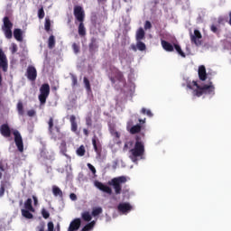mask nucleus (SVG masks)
<instances>
[{"instance_id": "obj_1", "label": "nucleus", "mask_w": 231, "mask_h": 231, "mask_svg": "<svg viewBox=\"0 0 231 231\" xmlns=\"http://www.w3.org/2000/svg\"><path fill=\"white\" fill-rule=\"evenodd\" d=\"M187 88L189 89L193 90V95L195 97H201L202 95H214L215 94V88L213 87L212 83L210 85H204L199 86L198 81H188Z\"/></svg>"}, {"instance_id": "obj_2", "label": "nucleus", "mask_w": 231, "mask_h": 231, "mask_svg": "<svg viewBox=\"0 0 231 231\" xmlns=\"http://www.w3.org/2000/svg\"><path fill=\"white\" fill-rule=\"evenodd\" d=\"M130 158L134 161L136 160V158H140L145 154V145L143 144V142H142V138H140L138 135L135 137V143L130 150Z\"/></svg>"}, {"instance_id": "obj_3", "label": "nucleus", "mask_w": 231, "mask_h": 231, "mask_svg": "<svg viewBox=\"0 0 231 231\" xmlns=\"http://www.w3.org/2000/svg\"><path fill=\"white\" fill-rule=\"evenodd\" d=\"M108 72V78L112 84H116V80L118 82H122L123 84H125V78L124 77V73L120 71L116 67L111 66L109 68Z\"/></svg>"}, {"instance_id": "obj_4", "label": "nucleus", "mask_w": 231, "mask_h": 231, "mask_svg": "<svg viewBox=\"0 0 231 231\" xmlns=\"http://www.w3.org/2000/svg\"><path fill=\"white\" fill-rule=\"evenodd\" d=\"M48 132L53 140H60V126L55 125V119L50 117L48 121Z\"/></svg>"}, {"instance_id": "obj_5", "label": "nucleus", "mask_w": 231, "mask_h": 231, "mask_svg": "<svg viewBox=\"0 0 231 231\" xmlns=\"http://www.w3.org/2000/svg\"><path fill=\"white\" fill-rule=\"evenodd\" d=\"M12 28H14V23L10 21L8 16H5L3 18V25H2V32H4L5 39H12L13 32Z\"/></svg>"}, {"instance_id": "obj_6", "label": "nucleus", "mask_w": 231, "mask_h": 231, "mask_svg": "<svg viewBox=\"0 0 231 231\" xmlns=\"http://www.w3.org/2000/svg\"><path fill=\"white\" fill-rule=\"evenodd\" d=\"M122 183H127L125 176L116 177L108 182L109 185L114 187L116 194H122Z\"/></svg>"}, {"instance_id": "obj_7", "label": "nucleus", "mask_w": 231, "mask_h": 231, "mask_svg": "<svg viewBox=\"0 0 231 231\" xmlns=\"http://www.w3.org/2000/svg\"><path fill=\"white\" fill-rule=\"evenodd\" d=\"M50 97V84L44 83L40 88V95L38 96L40 104L44 105L46 104V100Z\"/></svg>"}, {"instance_id": "obj_8", "label": "nucleus", "mask_w": 231, "mask_h": 231, "mask_svg": "<svg viewBox=\"0 0 231 231\" xmlns=\"http://www.w3.org/2000/svg\"><path fill=\"white\" fill-rule=\"evenodd\" d=\"M14 136V143L19 151V152H24V143L23 142V135L18 130L13 132Z\"/></svg>"}, {"instance_id": "obj_9", "label": "nucleus", "mask_w": 231, "mask_h": 231, "mask_svg": "<svg viewBox=\"0 0 231 231\" xmlns=\"http://www.w3.org/2000/svg\"><path fill=\"white\" fill-rule=\"evenodd\" d=\"M201 39H203V35H201V32H199V30L195 29L194 33H190V41L192 44H195V46L199 47L203 44V41H201Z\"/></svg>"}, {"instance_id": "obj_10", "label": "nucleus", "mask_w": 231, "mask_h": 231, "mask_svg": "<svg viewBox=\"0 0 231 231\" xmlns=\"http://www.w3.org/2000/svg\"><path fill=\"white\" fill-rule=\"evenodd\" d=\"M74 16L79 23H84V19H86V13L82 6H74Z\"/></svg>"}, {"instance_id": "obj_11", "label": "nucleus", "mask_w": 231, "mask_h": 231, "mask_svg": "<svg viewBox=\"0 0 231 231\" xmlns=\"http://www.w3.org/2000/svg\"><path fill=\"white\" fill-rule=\"evenodd\" d=\"M0 68H2L5 73L8 71V59L5 51H3V49H0Z\"/></svg>"}, {"instance_id": "obj_12", "label": "nucleus", "mask_w": 231, "mask_h": 231, "mask_svg": "<svg viewBox=\"0 0 231 231\" xmlns=\"http://www.w3.org/2000/svg\"><path fill=\"white\" fill-rule=\"evenodd\" d=\"M25 76L27 77L28 80L34 82V80H37V69H35L33 66H29L27 68Z\"/></svg>"}, {"instance_id": "obj_13", "label": "nucleus", "mask_w": 231, "mask_h": 231, "mask_svg": "<svg viewBox=\"0 0 231 231\" xmlns=\"http://www.w3.org/2000/svg\"><path fill=\"white\" fill-rule=\"evenodd\" d=\"M126 129L129 131L130 134H138L142 131V125H136L133 126V120L127 122Z\"/></svg>"}, {"instance_id": "obj_14", "label": "nucleus", "mask_w": 231, "mask_h": 231, "mask_svg": "<svg viewBox=\"0 0 231 231\" xmlns=\"http://www.w3.org/2000/svg\"><path fill=\"white\" fill-rule=\"evenodd\" d=\"M117 210L121 214H129L133 210V206L127 202L119 203L117 206Z\"/></svg>"}, {"instance_id": "obj_15", "label": "nucleus", "mask_w": 231, "mask_h": 231, "mask_svg": "<svg viewBox=\"0 0 231 231\" xmlns=\"http://www.w3.org/2000/svg\"><path fill=\"white\" fill-rule=\"evenodd\" d=\"M0 134L4 138H10L12 136V129L8 124H3L0 126Z\"/></svg>"}, {"instance_id": "obj_16", "label": "nucleus", "mask_w": 231, "mask_h": 231, "mask_svg": "<svg viewBox=\"0 0 231 231\" xmlns=\"http://www.w3.org/2000/svg\"><path fill=\"white\" fill-rule=\"evenodd\" d=\"M95 186L97 187V189H98L102 192H106V194H109V195L113 194V189H111V187H109L100 181H96Z\"/></svg>"}, {"instance_id": "obj_17", "label": "nucleus", "mask_w": 231, "mask_h": 231, "mask_svg": "<svg viewBox=\"0 0 231 231\" xmlns=\"http://www.w3.org/2000/svg\"><path fill=\"white\" fill-rule=\"evenodd\" d=\"M0 180H4L5 183L10 181V173H8V170L5 168L3 163H0Z\"/></svg>"}, {"instance_id": "obj_18", "label": "nucleus", "mask_w": 231, "mask_h": 231, "mask_svg": "<svg viewBox=\"0 0 231 231\" xmlns=\"http://www.w3.org/2000/svg\"><path fill=\"white\" fill-rule=\"evenodd\" d=\"M88 50L89 53L93 55L96 51H98V42L97 41V38L92 37L90 39V42L88 44Z\"/></svg>"}, {"instance_id": "obj_19", "label": "nucleus", "mask_w": 231, "mask_h": 231, "mask_svg": "<svg viewBox=\"0 0 231 231\" xmlns=\"http://www.w3.org/2000/svg\"><path fill=\"white\" fill-rule=\"evenodd\" d=\"M92 145L94 147L95 152H97V154H100V152L102 151V148H101V145H100V141H98V138H97V135H95L92 138Z\"/></svg>"}, {"instance_id": "obj_20", "label": "nucleus", "mask_w": 231, "mask_h": 231, "mask_svg": "<svg viewBox=\"0 0 231 231\" xmlns=\"http://www.w3.org/2000/svg\"><path fill=\"white\" fill-rule=\"evenodd\" d=\"M69 122H70V130L72 131V133H76L79 134L77 131L79 129V125L77 124V116H69Z\"/></svg>"}, {"instance_id": "obj_21", "label": "nucleus", "mask_w": 231, "mask_h": 231, "mask_svg": "<svg viewBox=\"0 0 231 231\" xmlns=\"http://www.w3.org/2000/svg\"><path fill=\"white\" fill-rule=\"evenodd\" d=\"M81 223L82 222L80 221V218L74 219L69 226V231L79 230L80 228Z\"/></svg>"}, {"instance_id": "obj_22", "label": "nucleus", "mask_w": 231, "mask_h": 231, "mask_svg": "<svg viewBox=\"0 0 231 231\" xmlns=\"http://www.w3.org/2000/svg\"><path fill=\"white\" fill-rule=\"evenodd\" d=\"M161 44L165 51H169V52L174 51V45H172V43H171L165 40H162Z\"/></svg>"}, {"instance_id": "obj_23", "label": "nucleus", "mask_w": 231, "mask_h": 231, "mask_svg": "<svg viewBox=\"0 0 231 231\" xmlns=\"http://www.w3.org/2000/svg\"><path fill=\"white\" fill-rule=\"evenodd\" d=\"M199 80H202V82H205V80H207V69L205 68V65H201L199 67Z\"/></svg>"}, {"instance_id": "obj_24", "label": "nucleus", "mask_w": 231, "mask_h": 231, "mask_svg": "<svg viewBox=\"0 0 231 231\" xmlns=\"http://www.w3.org/2000/svg\"><path fill=\"white\" fill-rule=\"evenodd\" d=\"M14 37L18 42H23V30L14 29Z\"/></svg>"}, {"instance_id": "obj_25", "label": "nucleus", "mask_w": 231, "mask_h": 231, "mask_svg": "<svg viewBox=\"0 0 231 231\" xmlns=\"http://www.w3.org/2000/svg\"><path fill=\"white\" fill-rule=\"evenodd\" d=\"M145 39V31H143V28H139L136 32L135 40L136 41H143Z\"/></svg>"}, {"instance_id": "obj_26", "label": "nucleus", "mask_w": 231, "mask_h": 231, "mask_svg": "<svg viewBox=\"0 0 231 231\" xmlns=\"http://www.w3.org/2000/svg\"><path fill=\"white\" fill-rule=\"evenodd\" d=\"M32 199H27L24 202V209L23 210H30V212H35V208L32 205Z\"/></svg>"}, {"instance_id": "obj_27", "label": "nucleus", "mask_w": 231, "mask_h": 231, "mask_svg": "<svg viewBox=\"0 0 231 231\" xmlns=\"http://www.w3.org/2000/svg\"><path fill=\"white\" fill-rule=\"evenodd\" d=\"M78 32L80 37L86 36V27L84 26V22H79Z\"/></svg>"}, {"instance_id": "obj_28", "label": "nucleus", "mask_w": 231, "mask_h": 231, "mask_svg": "<svg viewBox=\"0 0 231 231\" xmlns=\"http://www.w3.org/2000/svg\"><path fill=\"white\" fill-rule=\"evenodd\" d=\"M173 50H175L177 51V53L179 55H180V57H182L183 59H185L187 57V55L184 53V51L181 50V46H180V44L178 43H173Z\"/></svg>"}, {"instance_id": "obj_29", "label": "nucleus", "mask_w": 231, "mask_h": 231, "mask_svg": "<svg viewBox=\"0 0 231 231\" xmlns=\"http://www.w3.org/2000/svg\"><path fill=\"white\" fill-rule=\"evenodd\" d=\"M22 216L25 217V219H33V214H32V211L30 209H22Z\"/></svg>"}, {"instance_id": "obj_30", "label": "nucleus", "mask_w": 231, "mask_h": 231, "mask_svg": "<svg viewBox=\"0 0 231 231\" xmlns=\"http://www.w3.org/2000/svg\"><path fill=\"white\" fill-rule=\"evenodd\" d=\"M83 84L85 86V89L88 93H91V83L89 82V79L87 77L83 78Z\"/></svg>"}, {"instance_id": "obj_31", "label": "nucleus", "mask_w": 231, "mask_h": 231, "mask_svg": "<svg viewBox=\"0 0 231 231\" xmlns=\"http://www.w3.org/2000/svg\"><path fill=\"white\" fill-rule=\"evenodd\" d=\"M48 48L50 50H53V48H55V36L53 34H51L50 37H49V40H48Z\"/></svg>"}, {"instance_id": "obj_32", "label": "nucleus", "mask_w": 231, "mask_h": 231, "mask_svg": "<svg viewBox=\"0 0 231 231\" xmlns=\"http://www.w3.org/2000/svg\"><path fill=\"white\" fill-rule=\"evenodd\" d=\"M52 193L55 197L59 196L60 198H62V190L57 186H52Z\"/></svg>"}, {"instance_id": "obj_33", "label": "nucleus", "mask_w": 231, "mask_h": 231, "mask_svg": "<svg viewBox=\"0 0 231 231\" xmlns=\"http://www.w3.org/2000/svg\"><path fill=\"white\" fill-rule=\"evenodd\" d=\"M81 217H82L83 221H87L88 223L89 221H91V219H93V217H91V214L88 211H84L81 214Z\"/></svg>"}, {"instance_id": "obj_34", "label": "nucleus", "mask_w": 231, "mask_h": 231, "mask_svg": "<svg viewBox=\"0 0 231 231\" xmlns=\"http://www.w3.org/2000/svg\"><path fill=\"white\" fill-rule=\"evenodd\" d=\"M136 48L139 51H145L147 50V46L142 41H136Z\"/></svg>"}, {"instance_id": "obj_35", "label": "nucleus", "mask_w": 231, "mask_h": 231, "mask_svg": "<svg viewBox=\"0 0 231 231\" xmlns=\"http://www.w3.org/2000/svg\"><path fill=\"white\" fill-rule=\"evenodd\" d=\"M17 111H18V115H20V116H23V115H24V106H23L22 101H19L17 103Z\"/></svg>"}, {"instance_id": "obj_36", "label": "nucleus", "mask_w": 231, "mask_h": 231, "mask_svg": "<svg viewBox=\"0 0 231 231\" xmlns=\"http://www.w3.org/2000/svg\"><path fill=\"white\" fill-rule=\"evenodd\" d=\"M78 156H84L86 154V147L80 145L76 151Z\"/></svg>"}, {"instance_id": "obj_37", "label": "nucleus", "mask_w": 231, "mask_h": 231, "mask_svg": "<svg viewBox=\"0 0 231 231\" xmlns=\"http://www.w3.org/2000/svg\"><path fill=\"white\" fill-rule=\"evenodd\" d=\"M44 28L46 32H50V30H51V21L48 17L45 18Z\"/></svg>"}, {"instance_id": "obj_38", "label": "nucleus", "mask_w": 231, "mask_h": 231, "mask_svg": "<svg viewBox=\"0 0 231 231\" xmlns=\"http://www.w3.org/2000/svg\"><path fill=\"white\" fill-rule=\"evenodd\" d=\"M100 214H102V208L98 207V208H94L92 209V216L94 217H97V216H100Z\"/></svg>"}, {"instance_id": "obj_39", "label": "nucleus", "mask_w": 231, "mask_h": 231, "mask_svg": "<svg viewBox=\"0 0 231 231\" xmlns=\"http://www.w3.org/2000/svg\"><path fill=\"white\" fill-rule=\"evenodd\" d=\"M134 147V143L133 141H128L124 145V151H127V149H133Z\"/></svg>"}, {"instance_id": "obj_40", "label": "nucleus", "mask_w": 231, "mask_h": 231, "mask_svg": "<svg viewBox=\"0 0 231 231\" xmlns=\"http://www.w3.org/2000/svg\"><path fill=\"white\" fill-rule=\"evenodd\" d=\"M72 50L74 51V53L77 55L78 53H80V45H79L78 43H73L72 44Z\"/></svg>"}, {"instance_id": "obj_41", "label": "nucleus", "mask_w": 231, "mask_h": 231, "mask_svg": "<svg viewBox=\"0 0 231 231\" xmlns=\"http://www.w3.org/2000/svg\"><path fill=\"white\" fill-rule=\"evenodd\" d=\"M42 216L43 219H48L50 217V212L46 208L42 209Z\"/></svg>"}, {"instance_id": "obj_42", "label": "nucleus", "mask_w": 231, "mask_h": 231, "mask_svg": "<svg viewBox=\"0 0 231 231\" xmlns=\"http://www.w3.org/2000/svg\"><path fill=\"white\" fill-rule=\"evenodd\" d=\"M44 15H45V13H44V8L42 7L38 10V18L39 19H44Z\"/></svg>"}, {"instance_id": "obj_43", "label": "nucleus", "mask_w": 231, "mask_h": 231, "mask_svg": "<svg viewBox=\"0 0 231 231\" xmlns=\"http://www.w3.org/2000/svg\"><path fill=\"white\" fill-rule=\"evenodd\" d=\"M141 113L143 115H147V116H150V117L152 116V112H151V110H147L145 108H142Z\"/></svg>"}, {"instance_id": "obj_44", "label": "nucleus", "mask_w": 231, "mask_h": 231, "mask_svg": "<svg viewBox=\"0 0 231 231\" xmlns=\"http://www.w3.org/2000/svg\"><path fill=\"white\" fill-rule=\"evenodd\" d=\"M71 80H72V87L75 88V86H78L79 84V79H77V76L72 75L71 76Z\"/></svg>"}, {"instance_id": "obj_45", "label": "nucleus", "mask_w": 231, "mask_h": 231, "mask_svg": "<svg viewBox=\"0 0 231 231\" xmlns=\"http://www.w3.org/2000/svg\"><path fill=\"white\" fill-rule=\"evenodd\" d=\"M46 228V225L44 224V222H42L37 227L36 230L37 231H44Z\"/></svg>"}, {"instance_id": "obj_46", "label": "nucleus", "mask_w": 231, "mask_h": 231, "mask_svg": "<svg viewBox=\"0 0 231 231\" xmlns=\"http://www.w3.org/2000/svg\"><path fill=\"white\" fill-rule=\"evenodd\" d=\"M48 229L47 231H54L55 230V226L53 225V222H48L47 224Z\"/></svg>"}, {"instance_id": "obj_47", "label": "nucleus", "mask_w": 231, "mask_h": 231, "mask_svg": "<svg viewBox=\"0 0 231 231\" xmlns=\"http://www.w3.org/2000/svg\"><path fill=\"white\" fill-rule=\"evenodd\" d=\"M86 125L88 126V127H91L93 125V121L91 119V116H88L86 118Z\"/></svg>"}, {"instance_id": "obj_48", "label": "nucleus", "mask_w": 231, "mask_h": 231, "mask_svg": "<svg viewBox=\"0 0 231 231\" xmlns=\"http://www.w3.org/2000/svg\"><path fill=\"white\" fill-rule=\"evenodd\" d=\"M89 171H91L92 174H97V169H95V166H93L91 163L87 164Z\"/></svg>"}, {"instance_id": "obj_49", "label": "nucleus", "mask_w": 231, "mask_h": 231, "mask_svg": "<svg viewBox=\"0 0 231 231\" xmlns=\"http://www.w3.org/2000/svg\"><path fill=\"white\" fill-rule=\"evenodd\" d=\"M112 136H115V138H120V134L116 132V130L113 129L110 131Z\"/></svg>"}, {"instance_id": "obj_50", "label": "nucleus", "mask_w": 231, "mask_h": 231, "mask_svg": "<svg viewBox=\"0 0 231 231\" xmlns=\"http://www.w3.org/2000/svg\"><path fill=\"white\" fill-rule=\"evenodd\" d=\"M152 28V23H151L149 21H146L144 23V30H151Z\"/></svg>"}, {"instance_id": "obj_51", "label": "nucleus", "mask_w": 231, "mask_h": 231, "mask_svg": "<svg viewBox=\"0 0 231 231\" xmlns=\"http://www.w3.org/2000/svg\"><path fill=\"white\" fill-rule=\"evenodd\" d=\"M5 196V184H1L0 187V198H3Z\"/></svg>"}, {"instance_id": "obj_52", "label": "nucleus", "mask_w": 231, "mask_h": 231, "mask_svg": "<svg viewBox=\"0 0 231 231\" xmlns=\"http://www.w3.org/2000/svg\"><path fill=\"white\" fill-rule=\"evenodd\" d=\"M28 116H35L36 112L33 109H31L27 112Z\"/></svg>"}, {"instance_id": "obj_53", "label": "nucleus", "mask_w": 231, "mask_h": 231, "mask_svg": "<svg viewBox=\"0 0 231 231\" xmlns=\"http://www.w3.org/2000/svg\"><path fill=\"white\" fill-rule=\"evenodd\" d=\"M210 30L213 32V33H217V27L216 25L212 24L210 26Z\"/></svg>"}, {"instance_id": "obj_54", "label": "nucleus", "mask_w": 231, "mask_h": 231, "mask_svg": "<svg viewBox=\"0 0 231 231\" xmlns=\"http://www.w3.org/2000/svg\"><path fill=\"white\" fill-rule=\"evenodd\" d=\"M32 199L34 207H37V205H39V199L34 195L32 196Z\"/></svg>"}, {"instance_id": "obj_55", "label": "nucleus", "mask_w": 231, "mask_h": 231, "mask_svg": "<svg viewBox=\"0 0 231 231\" xmlns=\"http://www.w3.org/2000/svg\"><path fill=\"white\" fill-rule=\"evenodd\" d=\"M69 198L72 201H77V195L75 193H70Z\"/></svg>"}, {"instance_id": "obj_56", "label": "nucleus", "mask_w": 231, "mask_h": 231, "mask_svg": "<svg viewBox=\"0 0 231 231\" xmlns=\"http://www.w3.org/2000/svg\"><path fill=\"white\" fill-rule=\"evenodd\" d=\"M16 51H17V45L14 43L12 48V53H16Z\"/></svg>"}, {"instance_id": "obj_57", "label": "nucleus", "mask_w": 231, "mask_h": 231, "mask_svg": "<svg viewBox=\"0 0 231 231\" xmlns=\"http://www.w3.org/2000/svg\"><path fill=\"white\" fill-rule=\"evenodd\" d=\"M83 133H84L85 136H89V131H88V129L84 128Z\"/></svg>"}, {"instance_id": "obj_58", "label": "nucleus", "mask_w": 231, "mask_h": 231, "mask_svg": "<svg viewBox=\"0 0 231 231\" xmlns=\"http://www.w3.org/2000/svg\"><path fill=\"white\" fill-rule=\"evenodd\" d=\"M131 49L133 50V51H137L138 47H136L134 44L131 45Z\"/></svg>"}, {"instance_id": "obj_59", "label": "nucleus", "mask_w": 231, "mask_h": 231, "mask_svg": "<svg viewBox=\"0 0 231 231\" xmlns=\"http://www.w3.org/2000/svg\"><path fill=\"white\" fill-rule=\"evenodd\" d=\"M54 231H60V224H57Z\"/></svg>"}, {"instance_id": "obj_60", "label": "nucleus", "mask_w": 231, "mask_h": 231, "mask_svg": "<svg viewBox=\"0 0 231 231\" xmlns=\"http://www.w3.org/2000/svg\"><path fill=\"white\" fill-rule=\"evenodd\" d=\"M2 83H3V76H1V73H0V86Z\"/></svg>"}, {"instance_id": "obj_61", "label": "nucleus", "mask_w": 231, "mask_h": 231, "mask_svg": "<svg viewBox=\"0 0 231 231\" xmlns=\"http://www.w3.org/2000/svg\"><path fill=\"white\" fill-rule=\"evenodd\" d=\"M139 122H140L141 124H145V120L139 119Z\"/></svg>"}, {"instance_id": "obj_62", "label": "nucleus", "mask_w": 231, "mask_h": 231, "mask_svg": "<svg viewBox=\"0 0 231 231\" xmlns=\"http://www.w3.org/2000/svg\"><path fill=\"white\" fill-rule=\"evenodd\" d=\"M223 21V18L218 19V23H221Z\"/></svg>"}, {"instance_id": "obj_63", "label": "nucleus", "mask_w": 231, "mask_h": 231, "mask_svg": "<svg viewBox=\"0 0 231 231\" xmlns=\"http://www.w3.org/2000/svg\"><path fill=\"white\" fill-rule=\"evenodd\" d=\"M61 145L66 146V142L61 143Z\"/></svg>"}, {"instance_id": "obj_64", "label": "nucleus", "mask_w": 231, "mask_h": 231, "mask_svg": "<svg viewBox=\"0 0 231 231\" xmlns=\"http://www.w3.org/2000/svg\"><path fill=\"white\" fill-rule=\"evenodd\" d=\"M23 205V200H20V206Z\"/></svg>"}]
</instances>
